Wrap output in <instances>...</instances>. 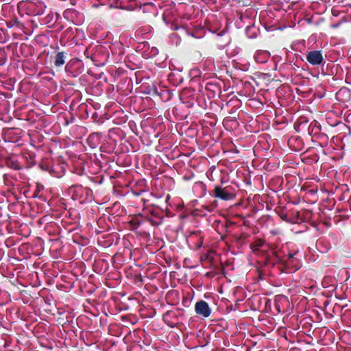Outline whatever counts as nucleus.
I'll return each mask as SVG.
<instances>
[{
	"label": "nucleus",
	"instance_id": "nucleus-8",
	"mask_svg": "<svg viewBox=\"0 0 351 351\" xmlns=\"http://www.w3.org/2000/svg\"><path fill=\"white\" fill-rule=\"evenodd\" d=\"M65 63V55L64 52H58L55 58L54 64L56 66H61Z\"/></svg>",
	"mask_w": 351,
	"mask_h": 351
},
{
	"label": "nucleus",
	"instance_id": "nucleus-4",
	"mask_svg": "<svg viewBox=\"0 0 351 351\" xmlns=\"http://www.w3.org/2000/svg\"><path fill=\"white\" fill-rule=\"evenodd\" d=\"M195 311L198 315L204 318L208 317L211 314V309L208 304L204 300H199L196 302Z\"/></svg>",
	"mask_w": 351,
	"mask_h": 351
},
{
	"label": "nucleus",
	"instance_id": "nucleus-5",
	"mask_svg": "<svg viewBox=\"0 0 351 351\" xmlns=\"http://www.w3.org/2000/svg\"><path fill=\"white\" fill-rule=\"evenodd\" d=\"M180 313L177 311H169L162 316L163 321L171 328H174L180 322Z\"/></svg>",
	"mask_w": 351,
	"mask_h": 351
},
{
	"label": "nucleus",
	"instance_id": "nucleus-9",
	"mask_svg": "<svg viewBox=\"0 0 351 351\" xmlns=\"http://www.w3.org/2000/svg\"><path fill=\"white\" fill-rule=\"evenodd\" d=\"M195 237H198V241L196 243V246L197 247H202L203 240L202 237L201 236V233L198 231L191 232V233L189 235V239L193 240L195 239Z\"/></svg>",
	"mask_w": 351,
	"mask_h": 351
},
{
	"label": "nucleus",
	"instance_id": "nucleus-3",
	"mask_svg": "<svg viewBox=\"0 0 351 351\" xmlns=\"http://www.w3.org/2000/svg\"><path fill=\"white\" fill-rule=\"evenodd\" d=\"M306 60L312 65H320L324 61L322 53L319 50L310 51L306 55Z\"/></svg>",
	"mask_w": 351,
	"mask_h": 351
},
{
	"label": "nucleus",
	"instance_id": "nucleus-6",
	"mask_svg": "<svg viewBox=\"0 0 351 351\" xmlns=\"http://www.w3.org/2000/svg\"><path fill=\"white\" fill-rule=\"evenodd\" d=\"M254 60L258 63H265L267 62L269 58V53L267 51H257L254 54Z\"/></svg>",
	"mask_w": 351,
	"mask_h": 351
},
{
	"label": "nucleus",
	"instance_id": "nucleus-15",
	"mask_svg": "<svg viewBox=\"0 0 351 351\" xmlns=\"http://www.w3.org/2000/svg\"><path fill=\"white\" fill-rule=\"evenodd\" d=\"M341 92V90H339V91L338 92V94H340Z\"/></svg>",
	"mask_w": 351,
	"mask_h": 351
},
{
	"label": "nucleus",
	"instance_id": "nucleus-1",
	"mask_svg": "<svg viewBox=\"0 0 351 351\" xmlns=\"http://www.w3.org/2000/svg\"><path fill=\"white\" fill-rule=\"evenodd\" d=\"M213 196L216 198L228 201L233 199L235 197V194L228 186L221 187V186H215L213 191Z\"/></svg>",
	"mask_w": 351,
	"mask_h": 351
},
{
	"label": "nucleus",
	"instance_id": "nucleus-2",
	"mask_svg": "<svg viewBox=\"0 0 351 351\" xmlns=\"http://www.w3.org/2000/svg\"><path fill=\"white\" fill-rule=\"evenodd\" d=\"M72 193V198L74 200H78L82 202L87 199V196L90 190L87 188H84L82 186H73L71 189Z\"/></svg>",
	"mask_w": 351,
	"mask_h": 351
},
{
	"label": "nucleus",
	"instance_id": "nucleus-7",
	"mask_svg": "<svg viewBox=\"0 0 351 351\" xmlns=\"http://www.w3.org/2000/svg\"><path fill=\"white\" fill-rule=\"evenodd\" d=\"M79 14V12L74 9H66L63 12L64 19L68 21H71L73 23H75V19Z\"/></svg>",
	"mask_w": 351,
	"mask_h": 351
},
{
	"label": "nucleus",
	"instance_id": "nucleus-14",
	"mask_svg": "<svg viewBox=\"0 0 351 351\" xmlns=\"http://www.w3.org/2000/svg\"><path fill=\"white\" fill-rule=\"evenodd\" d=\"M341 92V90H339V91L338 92V94H340Z\"/></svg>",
	"mask_w": 351,
	"mask_h": 351
},
{
	"label": "nucleus",
	"instance_id": "nucleus-10",
	"mask_svg": "<svg viewBox=\"0 0 351 351\" xmlns=\"http://www.w3.org/2000/svg\"><path fill=\"white\" fill-rule=\"evenodd\" d=\"M265 241L263 239H257L251 244V248L254 252L258 251L261 249V247H262L265 245Z\"/></svg>",
	"mask_w": 351,
	"mask_h": 351
},
{
	"label": "nucleus",
	"instance_id": "nucleus-13",
	"mask_svg": "<svg viewBox=\"0 0 351 351\" xmlns=\"http://www.w3.org/2000/svg\"><path fill=\"white\" fill-rule=\"evenodd\" d=\"M341 92V90H339V91L338 92V94H340Z\"/></svg>",
	"mask_w": 351,
	"mask_h": 351
},
{
	"label": "nucleus",
	"instance_id": "nucleus-12",
	"mask_svg": "<svg viewBox=\"0 0 351 351\" xmlns=\"http://www.w3.org/2000/svg\"><path fill=\"white\" fill-rule=\"evenodd\" d=\"M296 254V252L294 253V254H291V253H289L288 255H287V257H288V259H291L294 257V256Z\"/></svg>",
	"mask_w": 351,
	"mask_h": 351
},
{
	"label": "nucleus",
	"instance_id": "nucleus-11",
	"mask_svg": "<svg viewBox=\"0 0 351 351\" xmlns=\"http://www.w3.org/2000/svg\"><path fill=\"white\" fill-rule=\"evenodd\" d=\"M132 226L134 229L137 228L140 226V222L136 220L131 221Z\"/></svg>",
	"mask_w": 351,
	"mask_h": 351
}]
</instances>
